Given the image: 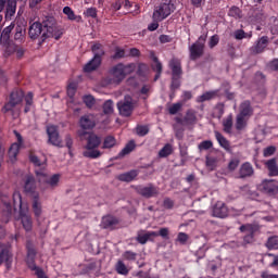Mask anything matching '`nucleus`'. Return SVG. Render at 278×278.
Here are the masks:
<instances>
[{
  "label": "nucleus",
  "mask_w": 278,
  "mask_h": 278,
  "mask_svg": "<svg viewBox=\"0 0 278 278\" xmlns=\"http://www.w3.org/2000/svg\"><path fill=\"white\" fill-rule=\"evenodd\" d=\"M135 71L136 64L134 63L127 65L118 63L109 71V76L102 79L101 86H103V88L108 86H118L127 75H131Z\"/></svg>",
  "instance_id": "obj_1"
},
{
  "label": "nucleus",
  "mask_w": 278,
  "mask_h": 278,
  "mask_svg": "<svg viewBox=\"0 0 278 278\" xmlns=\"http://www.w3.org/2000/svg\"><path fill=\"white\" fill-rule=\"evenodd\" d=\"M87 18H97V8H89L84 12Z\"/></svg>",
  "instance_id": "obj_58"
},
{
  "label": "nucleus",
  "mask_w": 278,
  "mask_h": 278,
  "mask_svg": "<svg viewBox=\"0 0 278 278\" xmlns=\"http://www.w3.org/2000/svg\"><path fill=\"white\" fill-rule=\"evenodd\" d=\"M266 47H268V36H263L254 46L251 47L250 51L252 55H257L260 53H264V51H266Z\"/></svg>",
  "instance_id": "obj_16"
},
{
  "label": "nucleus",
  "mask_w": 278,
  "mask_h": 278,
  "mask_svg": "<svg viewBox=\"0 0 278 278\" xmlns=\"http://www.w3.org/2000/svg\"><path fill=\"white\" fill-rule=\"evenodd\" d=\"M137 177H138V170L132 169L130 172L118 175L117 179L119 181L129 182V181H134Z\"/></svg>",
  "instance_id": "obj_32"
},
{
  "label": "nucleus",
  "mask_w": 278,
  "mask_h": 278,
  "mask_svg": "<svg viewBox=\"0 0 278 278\" xmlns=\"http://www.w3.org/2000/svg\"><path fill=\"white\" fill-rule=\"evenodd\" d=\"M228 16H231L232 18H241L242 10L238 7H231L228 11Z\"/></svg>",
  "instance_id": "obj_45"
},
{
  "label": "nucleus",
  "mask_w": 278,
  "mask_h": 278,
  "mask_svg": "<svg viewBox=\"0 0 278 278\" xmlns=\"http://www.w3.org/2000/svg\"><path fill=\"white\" fill-rule=\"evenodd\" d=\"M45 29L42 28V24L40 22H34L29 26L28 36L31 38V40H36L37 38H40L41 36V42H45L47 38H45Z\"/></svg>",
  "instance_id": "obj_11"
},
{
  "label": "nucleus",
  "mask_w": 278,
  "mask_h": 278,
  "mask_svg": "<svg viewBox=\"0 0 278 278\" xmlns=\"http://www.w3.org/2000/svg\"><path fill=\"white\" fill-rule=\"evenodd\" d=\"M77 90V85L75 84H70L67 87V96L70 97V99H73V97H75V92Z\"/></svg>",
  "instance_id": "obj_62"
},
{
  "label": "nucleus",
  "mask_w": 278,
  "mask_h": 278,
  "mask_svg": "<svg viewBox=\"0 0 278 278\" xmlns=\"http://www.w3.org/2000/svg\"><path fill=\"white\" fill-rule=\"evenodd\" d=\"M123 257L128 262H136V257H138V254L136 252L126 251L124 252Z\"/></svg>",
  "instance_id": "obj_52"
},
{
  "label": "nucleus",
  "mask_w": 278,
  "mask_h": 278,
  "mask_svg": "<svg viewBox=\"0 0 278 278\" xmlns=\"http://www.w3.org/2000/svg\"><path fill=\"white\" fill-rule=\"evenodd\" d=\"M168 155H173V144L166 143L160 151L159 157H168Z\"/></svg>",
  "instance_id": "obj_42"
},
{
  "label": "nucleus",
  "mask_w": 278,
  "mask_h": 278,
  "mask_svg": "<svg viewBox=\"0 0 278 278\" xmlns=\"http://www.w3.org/2000/svg\"><path fill=\"white\" fill-rule=\"evenodd\" d=\"M255 174V169H253V165L251 163H243L238 170V179H248V177H253Z\"/></svg>",
  "instance_id": "obj_17"
},
{
  "label": "nucleus",
  "mask_w": 278,
  "mask_h": 278,
  "mask_svg": "<svg viewBox=\"0 0 278 278\" xmlns=\"http://www.w3.org/2000/svg\"><path fill=\"white\" fill-rule=\"evenodd\" d=\"M79 125L81 129H94L97 122L94 119V115L87 114L80 117Z\"/></svg>",
  "instance_id": "obj_19"
},
{
  "label": "nucleus",
  "mask_w": 278,
  "mask_h": 278,
  "mask_svg": "<svg viewBox=\"0 0 278 278\" xmlns=\"http://www.w3.org/2000/svg\"><path fill=\"white\" fill-rule=\"evenodd\" d=\"M115 268H116V273H118V275H128L129 274V269H127V266L125 265V263H123V261H118Z\"/></svg>",
  "instance_id": "obj_47"
},
{
  "label": "nucleus",
  "mask_w": 278,
  "mask_h": 278,
  "mask_svg": "<svg viewBox=\"0 0 278 278\" xmlns=\"http://www.w3.org/2000/svg\"><path fill=\"white\" fill-rule=\"evenodd\" d=\"M265 247L268 249V251L278 250V236L269 237L265 243Z\"/></svg>",
  "instance_id": "obj_40"
},
{
  "label": "nucleus",
  "mask_w": 278,
  "mask_h": 278,
  "mask_svg": "<svg viewBox=\"0 0 278 278\" xmlns=\"http://www.w3.org/2000/svg\"><path fill=\"white\" fill-rule=\"evenodd\" d=\"M189 236L186 232H179L177 236V242H179L180 244H186L189 240Z\"/></svg>",
  "instance_id": "obj_59"
},
{
  "label": "nucleus",
  "mask_w": 278,
  "mask_h": 278,
  "mask_svg": "<svg viewBox=\"0 0 278 278\" xmlns=\"http://www.w3.org/2000/svg\"><path fill=\"white\" fill-rule=\"evenodd\" d=\"M135 190L137 194H140V197H143V199H153L155 197H159L160 194V188L155 187L152 184H149L147 186H137Z\"/></svg>",
  "instance_id": "obj_8"
},
{
  "label": "nucleus",
  "mask_w": 278,
  "mask_h": 278,
  "mask_svg": "<svg viewBox=\"0 0 278 278\" xmlns=\"http://www.w3.org/2000/svg\"><path fill=\"white\" fill-rule=\"evenodd\" d=\"M223 125L224 131L226 134H231V128L233 127V117L229 115L226 119H224Z\"/></svg>",
  "instance_id": "obj_44"
},
{
  "label": "nucleus",
  "mask_w": 278,
  "mask_h": 278,
  "mask_svg": "<svg viewBox=\"0 0 278 278\" xmlns=\"http://www.w3.org/2000/svg\"><path fill=\"white\" fill-rule=\"evenodd\" d=\"M101 144V138L94 134H90L87 138L86 149H98Z\"/></svg>",
  "instance_id": "obj_28"
},
{
  "label": "nucleus",
  "mask_w": 278,
  "mask_h": 278,
  "mask_svg": "<svg viewBox=\"0 0 278 278\" xmlns=\"http://www.w3.org/2000/svg\"><path fill=\"white\" fill-rule=\"evenodd\" d=\"M24 192L25 194L30 197V199L36 198V195L40 197V193L36 191V179L34 178V176L26 177V180L24 184Z\"/></svg>",
  "instance_id": "obj_12"
},
{
  "label": "nucleus",
  "mask_w": 278,
  "mask_h": 278,
  "mask_svg": "<svg viewBox=\"0 0 278 278\" xmlns=\"http://www.w3.org/2000/svg\"><path fill=\"white\" fill-rule=\"evenodd\" d=\"M48 134V142L53 147H62V140L60 139V132H58V127L55 126H48L47 127Z\"/></svg>",
  "instance_id": "obj_14"
},
{
  "label": "nucleus",
  "mask_w": 278,
  "mask_h": 278,
  "mask_svg": "<svg viewBox=\"0 0 278 278\" xmlns=\"http://www.w3.org/2000/svg\"><path fill=\"white\" fill-rule=\"evenodd\" d=\"M91 51L93 53V58L101 60L103 55H105V51H103V46L101 43H94L91 47Z\"/></svg>",
  "instance_id": "obj_38"
},
{
  "label": "nucleus",
  "mask_w": 278,
  "mask_h": 278,
  "mask_svg": "<svg viewBox=\"0 0 278 278\" xmlns=\"http://www.w3.org/2000/svg\"><path fill=\"white\" fill-rule=\"evenodd\" d=\"M239 115L245 118L253 116V106H251V101L245 100L239 106Z\"/></svg>",
  "instance_id": "obj_22"
},
{
  "label": "nucleus",
  "mask_w": 278,
  "mask_h": 278,
  "mask_svg": "<svg viewBox=\"0 0 278 278\" xmlns=\"http://www.w3.org/2000/svg\"><path fill=\"white\" fill-rule=\"evenodd\" d=\"M217 162L216 157L206 156V166L210 170H214L216 168Z\"/></svg>",
  "instance_id": "obj_51"
},
{
  "label": "nucleus",
  "mask_w": 278,
  "mask_h": 278,
  "mask_svg": "<svg viewBox=\"0 0 278 278\" xmlns=\"http://www.w3.org/2000/svg\"><path fill=\"white\" fill-rule=\"evenodd\" d=\"M249 122V117H244L243 115L238 114L236 118V129L237 131H242L244 127H247V123Z\"/></svg>",
  "instance_id": "obj_39"
},
{
  "label": "nucleus",
  "mask_w": 278,
  "mask_h": 278,
  "mask_svg": "<svg viewBox=\"0 0 278 278\" xmlns=\"http://www.w3.org/2000/svg\"><path fill=\"white\" fill-rule=\"evenodd\" d=\"M219 41H220V38H218V35H213L208 41L210 49H214V47H216V45H218Z\"/></svg>",
  "instance_id": "obj_60"
},
{
  "label": "nucleus",
  "mask_w": 278,
  "mask_h": 278,
  "mask_svg": "<svg viewBox=\"0 0 278 278\" xmlns=\"http://www.w3.org/2000/svg\"><path fill=\"white\" fill-rule=\"evenodd\" d=\"M12 29H14V23H11L2 30L0 35V45H8V42L10 41V34H12Z\"/></svg>",
  "instance_id": "obj_29"
},
{
  "label": "nucleus",
  "mask_w": 278,
  "mask_h": 278,
  "mask_svg": "<svg viewBox=\"0 0 278 278\" xmlns=\"http://www.w3.org/2000/svg\"><path fill=\"white\" fill-rule=\"evenodd\" d=\"M83 101L87 105V108H92L94 105V97L90 94L84 96Z\"/></svg>",
  "instance_id": "obj_55"
},
{
  "label": "nucleus",
  "mask_w": 278,
  "mask_h": 278,
  "mask_svg": "<svg viewBox=\"0 0 278 278\" xmlns=\"http://www.w3.org/2000/svg\"><path fill=\"white\" fill-rule=\"evenodd\" d=\"M117 110L121 116H131V112H134V99L126 96L123 101L117 103Z\"/></svg>",
  "instance_id": "obj_10"
},
{
  "label": "nucleus",
  "mask_w": 278,
  "mask_h": 278,
  "mask_svg": "<svg viewBox=\"0 0 278 278\" xmlns=\"http://www.w3.org/2000/svg\"><path fill=\"white\" fill-rule=\"evenodd\" d=\"M238 166H240V160L231 159L230 162L228 163V170L233 173V170H236V168H238Z\"/></svg>",
  "instance_id": "obj_53"
},
{
  "label": "nucleus",
  "mask_w": 278,
  "mask_h": 278,
  "mask_svg": "<svg viewBox=\"0 0 278 278\" xmlns=\"http://www.w3.org/2000/svg\"><path fill=\"white\" fill-rule=\"evenodd\" d=\"M179 110H181V103H174L172 106H169L168 113L175 115L177 112H179Z\"/></svg>",
  "instance_id": "obj_61"
},
{
  "label": "nucleus",
  "mask_w": 278,
  "mask_h": 278,
  "mask_svg": "<svg viewBox=\"0 0 278 278\" xmlns=\"http://www.w3.org/2000/svg\"><path fill=\"white\" fill-rule=\"evenodd\" d=\"M152 71L156 73L154 76V81H157L159 78L162 77V71H163L162 62H160V59H157V56L153 58Z\"/></svg>",
  "instance_id": "obj_30"
},
{
  "label": "nucleus",
  "mask_w": 278,
  "mask_h": 278,
  "mask_svg": "<svg viewBox=\"0 0 278 278\" xmlns=\"http://www.w3.org/2000/svg\"><path fill=\"white\" fill-rule=\"evenodd\" d=\"M263 189L267 192V194H275L278 190V185L275 180H266L263 182Z\"/></svg>",
  "instance_id": "obj_33"
},
{
  "label": "nucleus",
  "mask_w": 278,
  "mask_h": 278,
  "mask_svg": "<svg viewBox=\"0 0 278 278\" xmlns=\"http://www.w3.org/2000/svg\"><path fill=\"white\" fill-rule=\"evenodd\" d=\"M63 14L67 16L68 21H75L76 23H83L81 15H75V11L71 7H64Z\"/></svg>",
  "instance_id": "obj_31"
},
{
  "label": "nucleus",
  "mask_w": 278,
  "mask_h": 278,
  "mask_svg": "<svg viewBox=\"0 0 278 278\" xmlns=\"http://www.w3.org/2000/svg\"><path fill=\"white\" fill-rule=\"evenodd\" d=\"M104 114H113L114 113V102L112 100H106L103 104Z\"/></svg>",
  "instance_id": "obj_48"
},
{
  "label": "nucleus",
  "mask_w": 278,
  "mask_h": 278,
  "mask_svg": "<svg viewBox=\"0 0 278 278\" xmlns=\"http://www.w3.org/2000/svg\"><path fill=\"white\" fill-rule=\"evenodd\" d=\"M266 166L269 170L270 177H278L277 161L275 159L267 161Z\"/></svg>",
  "instance_id": "obj_37"
},
{
  "label": "nucleus",
  "mask_w": 278,
  "mask_h": 278,
  "mask_svg": "<svg viewBox=\"0 0 278 278\" xmlns=\"http://www.w3.org/2000/svg\"><path fill=\"white\" fill-rule=\"evenodd\" d=\"M36 175L40 186H46V188H51V190L60 186V174L49 176L45 172H36Z\"/></svg>",
  "instance_id": "obj_6"
},
{
  "label": "nucleus",
  "mask_w": 278,
  "mask_h": 278,
  "mask_svg": "<svg viewBox=\"0 0 278 278\" xmlns=\"http://www.w3.org/2000/svg\"><path fill=\"white\" fill-rule=\"evenodd\" d=\"M26 249H27L26 264L28 268L33 270V273H35V275L38 278H47L45 270H42V268L36 265L37 252H36V248H34V243H31V241H27Z\"/></svg>",
  "instance_id": "obj_5"
},
{
  "label": "nucleus",
  "mask_w": 278,
  "mask_h": 278,
  "mask_svg": "<svg viewBox=\"0 0 278 278\" xmlns=\"http://www.w3.org/2000/svg\"><path fill=\"white\" fill-rule=\"evenodd\" d=\"M118 223V219L112 215H106L102 217L101 222V228L102 229H114L116 227V224Z\"/></svg>",
  "instance_id": "obj_24"
},
{
  "label": "nucleus",
  "mask_w": 278,
  "mask_h": 278,
  "mask_svg": "<svg viewBox=\"0 0 278 278\" xmlns=\"http://www.w3.org/2000/svg\"><path fill=\"white\" fill-rule=\"evenodd\" d=\"M84 157H89V160H97L101 157V151L96 149H87L83 152Z\"/></svg>",
  "instance_id": "obj_41"
},
{
  "label": "nucleus",
  "mask_w": 278,
  "mask_h": 278,
  "mask_svg": "<svg viewBox=\"0 0 278 278\" xmlns=\"http://www.w3.org/2000/svg\"><path fill=\"white\" fill-rule=\"evenodd\" d=\"M23 97H25V92H23V90L21 89H16L14 90L11 94H10V101L3 106V112H12V109L16 108V105H18V103L23 102Z\"/></svg>",
  "instance_id": "obj_9"
},
{
  "label": "nucleus",
  "mask_w": 278,
  "mask_h": 278,
  "mask_svg": "<svg viewBox=\"0 0 278 278\" xmlns=\"http://www.w3.org/2000/svg\"><path fill=\"white\" fill-rule=\"evenodd\" d=\"M25 36V28L23 26H16L15 28V40H23V37Z\"/></svg>",
  "instance_id": "obj_50"
},
{
  "label": "nucleus",
  "mask_w": 278,
  "mask_h": 278,
  "mask_svg": "<svg viewBox=\"0 0 278 278\" xmlns=\"http://www.w3.org/2000/svg\"><path fill=\"white\" fill-rule=\"evenodd\" d=\"M3 263H5L7 268L12 266V254L9 250H2V253H0V264Z\"/></svg>",
  "instance_id": "obj_36"
},
{
  "label": "nucleus",
  "mask_w": 278,
  "mask_h": 278,
  "mask_svg": "<svg viewBox=\"0 0 278 278\" xmlns=\"http://www.w3.org/2000/svg\"><path fill=\"white\" fill-rule=\"evenodd\" d=\"M41 27L43 28V38H54V40H60L62 36H64V28L58 25L55 17H46L41 23Z\"/></svg>",
  "instance_id": "obj_2"
},
{
  "label": "nucleus",
  "mask_w": 278,
  "mask_h": 278,
  "mask_svg": "<svg viewBox=\"0 0 278 278\" xmlns=\"http://www.w3.org/2000/svg\"><path fill=\"white\" fill-rule=\"evenodd\" d=\"M218 94V91H206L197 98V103H205V101H212Z\"/></svg>",
  "instance_id": "obj_35"
},
{
  "label": "nucleus",
  "mask_w": 278,
  "mask_h": 278,
  "mask_svg": "<svg viewBox=\"0 0 278 278\" xmlns=\"http://www.w3.org/2000/svg\"><path fill=\"white\" fill-rule=\"evenodd\" d=\"M23 0H0V12L5 10L7 21H12L16 14V3Z\"/></svg>",
  "instance_id": "obj_7"
},
{
  "label": "nucleus",
  "mask_w": 278,
  "mask_h": 278,
  "mask_svg": "<svg viewBox=\"0 0 278 278\" xmlns=\"http://www.w3.org/2000/svg\"><path fill=\"white\" fill-rule=\"evenodd\" d=\"M276 151H277V148L269 146L264 149L263 155H264V157H270V155H275Z\"/></svg>",
  "instance_id": "obj_57"
},
{
  "label": "nucleus",
  "mask_w": 278,
  "mask_h": 278,
  "mask_svg": "<svg viewBox=\"0 0 278 278\" xmlns=\"http://www.w3.org/2000/svg\"><path fill=\"white\" fill-rule=\"evenodd\" d=\"M101 66V59L92 58L87 64L84 66L85 73H92L97 71Z\"/></svg>",
  "instance_id": "obj_27"
},
{
  "label": "nucleus",
  "mask_w": 278,
  "mask_h": 278,
  "mask_svg": "<svg viewBox=\"0 0 278 278\" xmlns=\"http://www.w3.org/2000/svg\"><path fill=\"white\" fill-rule=\"evenodd\" d=\"M233 36L236 40H243V38H247V33H244L242 29H238L233 33Z\"/></svg>",
  "instance_id": "obj_64"
},
{
  "label": "nucleus",
  "mask_w": 278,
  "mask_h": 278,
  "mask_svg": "<svg viewBox=\"0 0 278 278\" xmlns=\"http://www.w3.org/2000/svg\"><path fill=\"white\" fill-rule=\"evenodd\" d=\"M115 146H116V138H114L113 136L105 137L103 142V149H112Z\"/></svg>",
  "instance_id": "obj_46"
},
{
  "label": "nucleus",
  "mask_w": 278,
  "mask_h": 278,
  "mask_svg": "<svg viewBox=\"0 0 278 278\" xmlns=\"http://www.w3.org/2000/svg\"><path fill=\"white\" fill-rule=\"evenodd\" d=\"M212 216L215 218H227L229 216V208L224 202H217L213 206Z\"/></svg>",
  "instance_id": "obj_15"
},
{
  "label": "nucleus",
  "mask_w": 278,
  "mask_h": 278,
  "mask_svg": "<svg viewBox=\"0 0 278 278\" xmlns=\"http://www.w3.org/2000/svg\"><path fill=\"white\" fill-rule=\"evenodd\" d=\"M14 134L17 138V142L13 143L9 149V157L12 163L16 162V156L18 155V151L21 150V144H23V136H21V132L14 130Z\"/></svg>",
  "instance_id": "obj_13"
},
{
  "label": "nucleus",
  "mask_w": 278,
  "mask_h": 278,
  "mask_svg": "<svg viewBox=\"0 0 278 278\" xmlns=\"http://www.w3.org/2000/svg\"><path fill=\"white\" fill-rule=\"evenodd\" d=\"M150 238H157V232L155 231L144 232L143 230H141L138 232L136 240L137 242H139V244H147Z\"/></svg>",
  "instance_id": "obj_23"
},
{
  "label": "nucleus",
  "mask_w": 278,
  "mask_h": 278,
  "mask_svg": "<svg viewBox=\"0 0 278 278\" xmlns=\"http://www.w3.org/2000/svg\"><path fill=\"white\" fill-rule=\"evenodd\" d=\"M181 79V76H172V90H177L179 86H181V83L179 81Z\"/></svg>",
  "instance_id": "obj_56"
},
{
  "label": "nucleus",
  "mask_w": 278,
  "mask_h": 278,
  "mask_svg": "<svg viewBox=\"0 0 278 278\" xmlns=\"http://www.w3.org/2000/svg\"><path fill=\"white\" fill-rule=\"evenodd\" d=\"M190 60H199L205 51V47L203 43H197L194 42L190 48Z\"/></svg>",
  "instance_id": "obj_20"
},
{
  "label": "nucleus",
  "mask_w": 278,
  "mask_h": 278,
  "mask_svg": "<svg viewBox=\"0 0 278 278\" xmlns=\"http://www.w3.org/2000/svg\"><path fill=\"white\" fill-rule=\"evenodd\" d=\"M13 204L14 207H20V220L25 231H31L34 229V220L31 219V215H29V211L27 208L23 210V197L21 192L15 191L13 193Z\"/></svg>",
  "instance_id": "obj_3"
},
{
  "label": "nucleus",
  "mask_w": 278,
  "mask_h": 278,
  "mask_svg": "<svg viewBox=\"0 0 278 278\" xmlns=\"http://www.w3.org/2000/svg\"><path fill=\"white\" fill-rule=\"evenodd\" d=\"M169 68L172 70V76L181 77V61L179 59H172L169 61Z\"/></svg>",
  "instance_id": "obj_25"
},
{
  "label": "nucleus",
  "mask_w": 278,
  "mask_h": 278,
  "mask_svg": "<svg viewBox=\"0 0 278 278\" xmlns=\"http://www.w3.org/2000/svg\"><path fill=\"white\" fill-rule=\"evenodd\" d=\"M184 121L187 125H194V123H197V114L194 111H188Z\"/></svg>",
  "instance_id": "obj_43"
},
{
  "label": "nucleus",
  "mask_w": 278,
  "mask_h": 278,
  "mask_svg": "<svg viewBox=\"0 0 278 278\" xmlns=\"http://www.w3.org/2000/svg\"><path fill=\"white\" fill-rule=\"evenodd\" d=\"M214 147V143L211 140H204L198 146L199 151H210Z\"/></svg>",
  "instance_id": "obj_49"
},
{
  "label": "nucleus",
  "mask_w": 278,
  "mask_h": 278,
  "mask_svg": "<svg viewBox=\"0 0 278 278\" xmlns=\"http://www.w3.org/2000/svg\"><path fill=\"white\" fill-rule=\"evenodd\" d=\"M176 10L175 0H162L161 3L154 8L152 18L153 21H164Z\"/></svg>",
  "instance_id": "obj_4"
},
{
  "label": "nucleus",
  "mask_w": 278,
  "mask_h": 278,
  "mask_svg": "<svg viewBox=\"0 0 278 278\" xmlns=\"http://www.w3.org/2000/svg\"><path fill=\"white\" fill-rule=\"evenodd\" d=\"M0 201L4 205V223H8L12 216V204L10 203V195L1 193Z\"/></svg>",
  "instance_id": "obj_18"
},
{
  "label": "nucleus",
  "mask_w": 278,
  "mask_h": 278,
  "mask_svg": "<svg viewBox=\"0 0 278 278\" xmlns=\"http://www.w3.org/2000/svg\"><path fill=\"white\" fill-rule=\"evenodd\" d=\"M134 149H136V142L130 141L128 142L123 150L117 154L116 160H122V157H125V155H129V153H131V151H134Z\"/></svg>",
  "instance_id": "obj_34"
},
{
  "label": "nucleus",
  "mask_w": 278,
  "mask_h": 278,
  "mask_svg": "<svg viewBox=\"0 0 278 278\" xmlns=\"http://www.w3.org/2000/svg\"><path fill=\"white\" fill-rule=\"evenodd\" d=\"M214 135H215V138H216L219 147H222V149H225V151H231V144L229 143V140H227V138H225V136H223V134L215 130Z\"/></svg>",
  "instance_id": "obj_26"
},
{
  "label": "nucleus",
  "mask_w": 278,
  "mask_h": 278,
  "mask_svg": "<svg viewBox=\"0 0 278 278\" xmlns=\"http://www.w3.org/2000/svg\"><path fill=\"white\" fill-rule=\"evenodd\" d=\"M7 48L4 50V55L8 58L9 55H12L16 51V45L14 43H7Z\"/></svg>",
  "instance_id": "obj_54"
},
{
  "label": "nucleus",
  "mask_w": 278,
  "mask_h": 278,
  "mask_svg": "<svg viewBox=\"0 0 278 278\" xmlns=\"http://www.w3.org/2000/svg\"><path fill=\"white\" fill-rule=\"evenodd\" d=\"M31 210L35 218L38 220L42 216V202L40 201V195L31 198Z\"/></svg>",
  "instance_id": "obj_21"
},
{
  "label": "nucleus",
  "mask_w": 278,
  "mask_h": 278,
  "mask_svg": "<svg viewBox=\"0 0 278 278\" xmlns=\"http://www.w3.org/2000/svg\"><path fill=\"white\" fill-rule=\"evenodd\" d=\"M149 134V127L148 126H137V136H147Z\"/></svg>",
  "instance_id": "obj_63"
}]
</instances>
